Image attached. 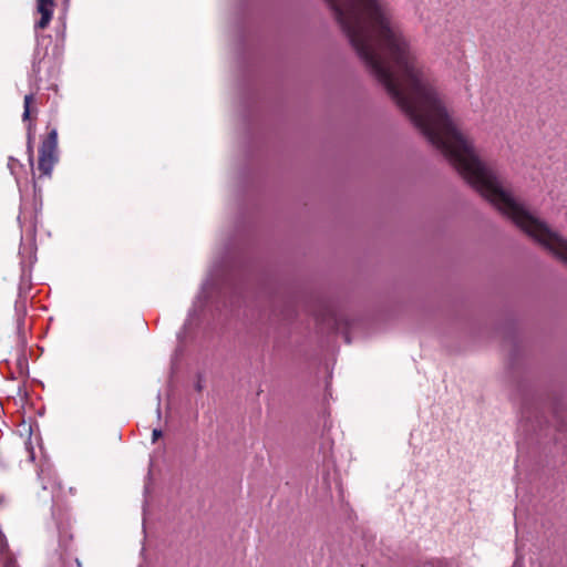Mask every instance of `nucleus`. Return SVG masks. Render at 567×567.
Masks as SVG:
<instances>
[{"instance_id":"9d476101","label":"nucleus","mask_w":567,"mask_h":567,"mask_svg":"<svg viewBox=\"0 0 567 567\" xmlns=\"http://www.w3.org/2000/svg\"><path fill=\"white\" fill-rule=\"evenodd\" d=\"M152 436H153V442H156L158 440V437L162 436V431L158 429H154Z\"/></svg>"},{"instance_id":"7ed1b4c3","label":"nucleus","mask_w":567,"mask_h":567,"mask_svg":"<svg viewBox=\"0 0 567 567\" xmlns=\"http://www.w3.org/2000/svg\"><path fill=\"white\" fill-rule=\"evenodd\" d=\"M34 95L32 93L27 94L23 101V122H28V153H29V162L33 163V147H32V134L34 131V123L31 120V114L37 112V109L33 107Z\"/></svg>"},{"instance_id":"20e7f679","label":"nucleus","mask_w":567,"mask_h":567,"mask_svg":"<svg viewBox=\"0 0 567 567\" xmlns=\"http://www.w3.org/2000/svg\"><path fill=\"white\" fill-rule=\"evenodd\" d=\"M54 7V0H37V11L41 14V18L34 23L35 31L49 27L53 17Z\"/></svg>"},{"instance_id":"ddd939ff","label":"nucleus","mask_w":567,"mask_h":567,"mask_svg":"<svg viewBox=\"0 0 567 567\" xmlns=\"http://www.w3.org/2000/svg\"><path fill=\"white\" fill-rule=\"evenodd\" d=\"M192 313H189V318L186 323H184V329H187V326L190 323Z\"/></svg>"},{"instance_id":"f03ea898","label":"nucleus","mask_w":567,"mask_h":567,"mask_svg":"<svg viewBox=\"0 0 567 567\" xmlns=\"http://www.w3.org/2000/svg\"><path fill=\"white\" fill-rule=\"evenodd\" d=\"M56 146L58 132L56 130H52L51 132H49L48 136L42 142L39 150L38 169L41 172V175L43 176L51 175L53 166L58 161Z\"/></svg>"},{"instance_id":"0eeeda50","label":"nucleus","mask_w":567,"mask_h":567,"mask_svg":"<svg viewBox=\"0 0 567 567\" xmlns=\"http://www.w3.org/2000/svg\"><path fill=\"white\" fill-rule=\"evenodd\" d=\"M8 551V542L6 536L0 532V555H4Z\"/></svg>"},{"instance_id":"f257e3e1","label":"nucleus","mask_w":567,"mask_h":567,"mask_svg":"<svg viewBox=\"0 0 567 567\" xmlns=\"http://www.w3.org/2000/svg\"><path fill=\"white\" fill-rule=\"evenodd\" d=\"M32 264L21 262L20 279L18 284V293L14 301V313L18 329L24 327V320L28 313V307L32 296Z\"/></svg>"},{"instance_id":"39448f33","label":"nucleus","mask_w":567,"mask_h":567,"mask_svg":"<svg viewBox=\"0 0 567 567\" xmlns=\"http://www.w3.org/2000/svg\"><path fill=\"white\" fill-rule=\"evenodd\" d=\"M39 480L41 481L42 488L44 491L50 489L52 493L55 488H60V485L56 482L55 474L51 471L50 467H42L38 473Z\"/></svg>"},{"instance_id":"1a4fd4ad","label":"nucleus","mask_w":567,"mask_h":567,"mask_svg":"<svg viewBox=\"0 0 567 567\" xmlns=\"http://www.w3.org/2000/svg\"><path fill=\"white\" fill-rule=\"evenodd\" d=\"M204 388V380H203V375L202 374H198L197 375V381L195 383V389L200 392Z\"/></svg>"},{"instance_id":"f8f14e48","label":"nucleus","mask_w":567,"mask_h":567,"mask_svg":"<svg viewBox=\"0 0 567 567\" xmlns=\"http://www.w3.org/2000/svg\"><path fill=\"white\" fill-rule=\"evenodd\" d=\"M316 317H317V320H319V321H322V322L326 321V315H323V313H317Z\"/></svg>"},{"instance_id":"6e6552de","label":"nucleus","mask_w":567,"mask_h":567,"mask_svg":"<svg viewBox=\"0 0 567 567\" xmlns=\"http://www.w3.org/2000/svg\"><path fill=\"white\" fill-rule=\"evenodd\" d=\"M210 282H209V278L206 279L205 284L203 285V289H202V292L198 297V302L202 303V296L203 295H208L209 293V290H210Z\"/></svg>"},{"instance_id":"423d86ee","label":"nucleus","mask_w":567,"mask_h":567,"mask_svg":"<svg viewBox=\"0 0 567 567\" xmlns=\"http://www.w3.org/2000/svg\"><path fill=\"white\" fill-rule=\"evenodd\" d=\"M40 62H41L40 52L35 51L33 54V59H32V72L34 74H39L41 71Z\"/></svg>"},{"instance_id":"9b49d317","label":"nucleus","mask_w":567,"mask_h":567,"mask_svg":"<svg viewBox=\"0 0 567 567\" xmlns=\"http://www.w3.org/2000/svg\"><path fill=\"white\" fill-rule=\"evenodd\" d=\"M65 567H82V565L80 560L75 558L73 563L66 564Z\"/></svg>"}]
</instances>
